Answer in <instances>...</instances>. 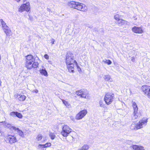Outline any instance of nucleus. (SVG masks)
I'll use <instances>...</instances> for the list:
<instances>
[{"instance_id": "nucleus-23", "label": "nucleus", "mask_w": 150, "mask_h": 150, "mask_svg": "<svg viewBox=\"0 0 150 150\" xmlns=\"http://www.w3.org/2000/svg\"><path fill=\"white\" fill-rule=\"evenodd\" d=\"M40 72L42 75H44L46 77L48 76L47 72L44 68V69H40Z\"/></svg>"}, {"instance_id": "nucleus-12", "label": "nucleus", "mask_w": 150, "mask_h": 150, "mask_svg": "<svg viewBox=\"0 0 150 150\" xmlns=\"http://www.w3.org/2000/svg\"><path fill=\"white\" fill-rule=\"evenodd\" d=\"M132 31L136 33L141 34L143 32L142 27L134 26L132 29Z\"/></svg>"}, {"instance_id": "nucleus-1", "label": "nucleus", "mask_w": 150, "mask_h": 150, "mask_svg": "<svg viewBox=\"0 0 150 150\" xmlns=\"http://www.w3.org/2000/svg\"><path fill=\"white\" fill-rule=\"evenodd\" d=\"M40 62V60L38 57H34L32 55H28L26 57L25 67L28 70L37 68Z\"/></svg>"}, {"instance_id": "nucleus-24", "label": "nucleus", "mask_w": 150, "mask_h": 150, "mask_svg": "<svg viewBox=\"0 0 150 150\" xmlns=\"http://www.w3.org/2000/svg\"><path fill=\"white\" fill-rule=\"evenodd\" d=\"M132 106L133 108L134 112H136L138 111V108L136 103L133 101H132Z\"/></svg>"}, {"instance_id": "nucleus-31", "label": "nucleus", "mask_w": 150, "mask_h": 150, "mask_svg": "<svg viewBox=\"0 0 150 150\" xmlns=\"http://www.w3.org/2000/svg\"><path fill=\"white\" fill-rule=\"evenodd\" d=\"M49 135L51 139L52 140L54 139L55 137V136L54 133L50 132V133Z\"/></svg>"}, {"instance_id": "nucleus-42", "label": "nucleus", "mask_w": 150, "mask_h": 150, "mask_svg": "<svg viewBox=\"0 0 150 150\" xmlns=\"http://www.w3.org/2000/svg\"><path fill=\"white\" fill-rule=\"evenodd\" d=\"M35 92L36 93H37L38 92V91L37 90H36Z\"/></svg>"}, {"instance_id": "nucleus-3", "label": "nucleus", "mask_w": 150, "mask_h": 150, "mask_svg": "<svg viewBox=\"0 0 150 150\" xmlns=\"http://www.w3.org/2000/svg\"><path fill=\"white\" fill-rule=\"evenodd\" d=\"M69 5L71 7L83 11H86L87 9V7L85 4L73 1L69 2Z\"/></svg>"}, {"instance_id": "nucleus-32", "label": "nucleus", "mask_w": 150, "mask_h": 150, "mask_svg": "<svg viewBox=\"0 0 150 150\" xmlns=\"http://www.w3.org/2000/svg\"><path fill=\"white\" fill-rule=\"evenodd\" d=\"M42 138V135L41 134H38L36 138V140L38 141H40L41 140Z\"/></svg>"}, {"instance_id": "nucleus-5", "label": "nucleus", "mask_w": 150, "mask_h": 150, "mask_svg": "<svg viewBox=\"0 0 150 150\" xmlns=\"http://www.w3.org/2000/svg\"><path fill=\"white\" fill-rule=\"evenodd\" d=\"M114 98V95L111 93H107L105 95L104 101L108 105L110 104Z\"/></svg>"}, {"instance_id": "nucleus-38", "label": "nucleus", "mask_w": 150, "mask_h": 150, "mask_svg": "<svg viewBox=\"0 0 150 150\" xmlns=\"http://www.w3.org/2000/svg\"><path fill=\"white\" fill-rule=\"evenodd\" d=\"M70 119L71 120H72L73 121H74V120H75L73 116H70Z\"/></svg>"}, {"instance_id": "nucleus-27", "label": "nucleus", "mask_w": 150, "mask_h": 150, "mask_svg": "<svg viewBox=\"0 0 150 150\" xmlns=\"http://www.w3.org/2000/svg\"><path fill=\"white\" fill-rule=\"evenodd\" d=\"M89 148L88 145L86 144H84L81 149H79L78 150H87L89 149Z\"/></svg>"}, {"instance_id": "nucleus-16", "label": "nucleus", "mask_w": 150, "mask_h": 150, "mask_svg": "<svg viewBox=\"0 0 150 150\" xmlns=\"http://www.w3.org/2000/svg\"><path fill=\"white\" fill-rule=\"evenodd\" d=\"M148 122V118L144 117L139 121V122L142 125L143 128L146 125Z\"/></svg>"}, {"instance_id": "nucleus-11", "label": "nucleus", "mask_w": 150, "mask_h": 150, "mask_svg": "<svg viewBox=\"0 0 150 150\" xmlns=\"http://www.w3.org/2000/svg\"><path fill=\"white\" fill-rule=\"evenodd\" d=\"M117 24L119 26H123L126 27L127 26L129 25V23L124 20L121 19L117 22Z\"/></svg>"}, {"instance_id": "nucleus-40", "label": "nucleus", "mask_w": 150, "mask_h": 150, "mask_svg": "<svg viewBox=\"0 0 150 150\" xmlns=\"http://www.w3.org/2000/svg\"><path fill=\"white\" fill-rule=\"evenodd\" d=\"M132 61L133 62H134V58H133V57H132Z\"/></svg>"}, {"instance_id": "nucleus-43", "label": "nucleus", "mask_w": 150, "mask_h": 150, "mask_svg": "<svg viewBox=\"0 0 150 150\" xmlns=\"http://www.w3.org/2000/svg\"><path fill=\"white\" fill-rule=\"evenodd\" d=\"M23 0V2H25V1H26V0Z\"/></svg>"}, {"instance_id": "nucleus-34", "label": "nucleus", "mask_w": 150, "mask_h": 150, "mask_svg": "<svg viewBox=\"0 0 150 150\" xmlns=\"http://www.w3.org/2000/svg\"><path fill=\"white\" fill-rule=\"evenodd\" d=\"M105 63L107 64L108 65H110L111 64L112 62L110 60H106L105 61H104Z\"/></svg>"}, {"instance_id": "nucleus-21", "label": "nucleus", "mask_w": 150, "mask_h": 150, "mask_svg": "<svg viewBox=\"0 0 150 150\" xmlns=\"http://www.w3.org/2000/svg\"><path fill=\"white\" fill-rule=\"evenodd\" d=\"M133 114V116L132 117V119L133 120H135L136 119L139 118L141 115V113L138 112V111L136 112H134Z\"/></svg>"}, {"instance_id": "nucleus-22", "label": "nucleus", "mask_w": 150, "mask_h": 150, "mask_svg": "<svg viewBox=\"0 0 150 150\" xmlns=\"http://www.w3.org/2000/svg\"><path fill=\"white\" fill-rule=\"evenodd\" d=\"M103 78L104 80L107 81L109 82H112L113 81L112 79L109 75H104Z\"/></svg>"}, {"instance_id": "nucleus-15", "label": "nucleus", "mask_w": 150, "mask_h": 150, "mask_svg": "<svg viewBox=\"0 0 150 150\" xmlns=\"http://www.w3.org/2000/svg\"><path fill=\"white\" fill-rule=\"evenodd\" d=\"M17 96L18 99L20 101H24L26 98V97L23 94H17L15 95V96Z\"/></svg>"}, {"instance_id": "nucleus-6", "label": "nucleus", "mask_w": 150, "mask_h": 150, "mask_svg": "<svg viewBox=\"0 0 150 150\" xmlns=\"http://www.w3.org/2000/svg\"><path fill=\"white\" fill-rule=\"evenodd\" d=\"M71 129L69 126L67 125H64L62 127L61 134L63 136L66 137L71 132Z\"/></svg>"}, {"instance_id": "nucleus-29", "label": "nucleus", "mask_w": 150, "mask_h": 150, "mask_svg": "<svg viewBox=\"0 0 150 150\" xmlns=\"http://www.w3.org/2000/svg\"><path fill=\"white\" fill-rule=\"evenodd\" d=\"M121 16L119 15L118 14H117L114 16V18L116 20L117 23L118 21H119L121 19L120 18Z\"/></svg>"}, {"instance_id": "nucleus-10", "label": "nucleus", "mask_w": 150, "mask_h": 150, "mask_svg": "<svg viewBox=\"0 0 150 150\" xmlns=\"http://www.w3.org/2000/svg\"><path fill=\"white\" fill-rule=\"evenodd\" d=\"M141 90L144 95L146 96L147 93L150 91V86L144 85L142 86Z\"/></svg>"}, {"instance_id": "nucleus-28", "label": "nucleus", "mask_w": 150, "mask_h": 150, "mask_svg": "<svg viewBox=\"0 0 150 150\" xmlns=\"http://www.w3.org/2000/svg\"><path fill=\"white\" fill-rule=\"evenodd\" d=\"M98 103L100 107H103L104 108L105 105L104 104L103 100H100L99 101Z\"/></svg>"}, {"instance_id": "nucleus-41", "label": "nucleus", "mask_w": 150, "mask_h": 150, "mask_svg": "<svg viewBox=\"0 0 150 150\" xmlns=\"http://www.w3.org/2000/svg\"><path fill=\"white\" fill-rule=\"evenodd\" d=\"M2 83V82L0 80V87L1 86Z\"/></svg>"}, {"instance_id": "nucleus-18", "label": "nucleus", "mask_w": 150, "mask_h": 150, "mask_svg": "<svg viewBox=\"0 0 150 150\" xmlns=\"http://www.w3.org/2000/svg\"><path fill=\"white\" fill-rule=\"evenodd\" d=\"M131 147L134 150H144V147L137 145H133L131 146Z\"/></svg>"}, {"instance_id": "nucleus-35", "label": "nucleus", "mask_w": 150, "mask_h": 150, "mask_svg": "<svg viewBox=\"0 0 150 150\" xmlns=\"http://www.w3.org/2000/svg\"><path fill=\"white\" fill-rule=\"evenodd\" d=\"M75 64L77 68L78 69V71H81V69L80 68V67H79V66L78 65V64L77 63V64Z\"/></svg>"}, {"instance_id": "nucleus-14", "label": "nucleus", "mask_w": 150, "mask_h": 150, "mask_svg": "<svg viewBox=\"0 0 150 150\" xmlns=\"http://www.w3.org/2000/svg\"><path fill=\"white\" fill-rule=\"evenodd\" d=\"M51 146V144L50 143H47L44 144H39L37 146V148L38 149L42 150L45 148L49 147Z\"/></svg>"}, {"instance_id": "nucleus-4", "label": "nucleus", "mask_w": 150, "mask_h": 150, "mask_svg": "<svg viewBox=\"0 0 150 150\" xmlns=\"http://www.w3.org/2000/svg\"><path fill=\"white\" fill-rule=\"evenodd\" d=\"M76 94L81 97L86 98L87 99L90 98L88 92L86 90L81 89L76 92Z\"/></svg>"}, {"instance_id": "nucleus-25", "label": "nucleus", "mask_w": 150, "mask_h": 150, "mask_svg": "<svg viewBox=\"0 0 150 150\" xmlns=\"http://www.w3.org/2000/svg\"><path fill=\"white\" fill-rule=\"evenodd\" d=\"M0 22L1 25H2L3 29L6 27H8V26L6 25V23L3 21V19H1L0 20Z\"/></svg>"}, {"instance_id": "nucleus-37", "label": "nucleus", "mask_w": 150, "mask_h": 150, "mask_svg": "<svg viewBox=\"0 0 150 150\" xmlns=\"http://www.w3.org/2000/svg\"><path fill=\"white\" fill-rule=\"evenodd\" d=\"M50 41H51V43H52V45L54 44V42L55 40L54 39H53V38L51 39L50 40Z\"/></svg>"}, {"instance_id": "nucleus-9", "label": "nucleus", "mask_w": 150, "mask_h": 150, "mask_svg": "<svg viewBox=\"0 0 150 150\" xmlns=\"http://www.w3.org/2000/svg\"><path fill=\"white\" fill-rule=\"evenodd\" d=\"M87 113V111L85 109L81 111L76 115V119L77 120L82 119L86 115Z\"/></svg>"}, {"instance_id": "nucleus-7", "label": "nucleus", "mask_w": 150, "mask_h": 150, "mask_svg": "<svg viewBox=\"0 0 150 150\" xmlns=\"http://www.w3.org/2000/svg\"><path fill=\"white\" fill-rule=\"evenodd\" d=\"M30 9V6L29 2H27L25 4L22 5L18 9V11L22 12L24 11L28 12Z\"/></svg>"}, {"instance_id": "nucleus-36", "label": "nucleus", "mask_w": 150, "mask_h": 150, "mask_svg": "<svg viewBox=\"0 0 150 150\" xmlns=\"http://www.w3.org/2000/svg\"><path fill=\"white\" fill-rule=\"evenodd\" d=\"M44 57L45 59H49V57L48 55L47 54H46L44 55Z\"/></svg>"}, {"instance_id": "nucleus-39", "label": "nucleus", "mask_w": 150, "mask_h": 150, "mask_svg": "<svg viewBox=\"0 0 150 150\" xmlns=\"http://www.w3.org/2000/svg\"><path fill=\"white\" fill-rule=\"evenodd\" d=\"M133 18L135 20H136L137 19V18H136V16H134L133 17Z\"/></svg>"}, {"instance_id": "nucleus-19", "label": "nucleus", "mask_w": 150, "mask_h": 150, "mask_svg": "<svg viewBox=\"0 0 150 150\" xmlns=\"http://www.w3.org/2000/svg\"><path fill=\"white\" fill-rule=\"evenodd\" d=\"M15 131L17 132L18 135L22 137L23 138L24 137V134L23 132L19 129L18 128H16L14 130Z\"/></svg>"}, {"instance_id": "nucleus-26", "label": "nucleus", "mask_w": 150, "mask_h": 150, "mask_svg": "<svg viewBox=\"0 0 150 150\" xmlns=\"http://www.w3.org/2000/svg\"><path fill=\"white\" fill-rule=\"evenodd\" d=\"M136 126V123L134 122H133L130 126V129L132 130H137Z\"/></svg>"}, {"instance_id": "nucleus-30", "label": "nucleus", "mask_w": 150, "mask_h": 150, "mask_svg": "<svg viewBox=\"0 0 150 150\" xmlns=\"http://www.w3.org/2000/svg\"><path fill=\"white\" fill-rule=\"evenodd\" d=\"M136 127H137V130H138L139 129H141L142 128V125L139 122L136 123Z\"/></svg>"}, {"instance_id": "nucleus-2", "label": "nucleus", "mask_w": 150, "mask_h": 150, "mask_svg": "<svg viewBox=\"0 0 150 150\" xmlns=\"http://www.w3.org/2000/svg\"><path fill=\"white\" fill-rule=\"evenodd\" d=\"M65 61L69 71L70 72H74V64H77V62L74 60V56L72 53L70 52H67Z\"/></svg>"}, {"instance_id": "nucleus-33", "label": "nucleus", "mask_w": 150, "mask_h": 150, "mask_svg": "<svg viewBox=\"0 0 150 150\" xmlns=\"http://www.w3.org/2000/svg\"><path fill=\"white\" fill-rule=\"evenodd\" d=\"M62 100L63 104H64V105L67 107H68L69 105V103L65 100Z\"/></svg>"}, {"instance_id": "nucleus-8", "label": "nucleus", "mask_w": 150, "mask_h": 150, "mask_svg": "<svg viewBox=\"0 0 150 150\" xmlns=\"http://www.w3.org/2000/svg\"><path fill=\"white\" fill-rule=\"evenodd\" d=\"M5 138L7 141L11 144L17 142L16 137L14 135L8 134L5 136Z\"/></svg>"}, {"instance_id": "nucleus-20", "label": "nucleus", "mask_w": 150, "mask_h": 150, "mask_svg": "<svg viewBox=\"0 0 150 150\" xmlns=\"http://www.w3.org/2000/svg\"><path fill=\"white\" fill-rule=\"evenodd\" d=\"M10 115L13 116L15 115L19 118H22V115L20 113L17 112H13L10 113Z\"/></svg>"}, {"instance_id": "nucleus-17", "label": "nucleus", "mask_w": 150, "mask_h": 150, "mask_svg": "<svg viewBox=\"0 0 150 150\" xmlns=\"http://www.w3.org/2000/svg\"><path fill=\"white\" fill-rule=\"evenodd\" d=\"M3 30L7 36L10 37L12 35V32L8 27L5 28Z\"/></svg>"}, {"instance_id": "nucleus-13", "label": "nucleus", "mask_w": 150, "mask_h": 150, "mask_svg": "<svg viewBox=\"0 0 150 150\" xmlns=\"http://www.w3.org/2000/svg\"><path fill=\"white\" fill-rule=\"evenodd\" d=\"M0 123H3V124H4L5 126L6 127L11 130H15L16 128V127L12 126L11 124L5 122H0Z\"/></svg>"}]
</instances>
